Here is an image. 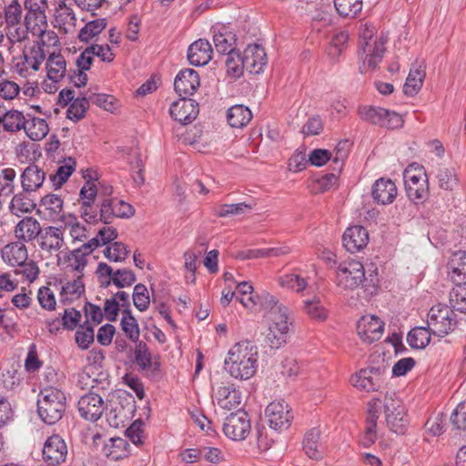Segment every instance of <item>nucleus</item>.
<instances>
[{"instance_id": "obj_49", "label": "nucleus", "mask_w": 466, "mask_h": 466, "mask_svg": "<svg viewBox=\"0 0 466 466\" xmlns=\"http://www.w3.org/2000/svg\"><path fill=\"white\" fill-rule=\"evenodd\" d=\"M89 99L86 92L83 96L76 97L70 105L66 111L68 119L77 122L85 117L86 112L89 107Z\"/></svg>"}, {"instance_id": "obj_35", "label": "nucleus", "mask_w": 466, "mask_h": 466, "mask_svg": "<svg viewBox=\"0 0 466 466\" xmlns=\"http://www.w3.org/2000/svg\"><path fill=\"white\" fill-rule=\"evenodd\" d=\"M47 76L54 82H58L66 75V61L61 54H51L46 61Z\"/></svg>"}, {"instance_id": "obj_62", "label": "nucleus", "mask_w": 466, "mask_h": 466, "mask_svg": "<svg viewBox=\"0 0 466 466\" xmlns=\"http://www.w3.org/2000/svg\"><path fill=\"white\" fill-rule=\"evenodd\" d=\"M279 284L288 289L301 292L307 287V281L298 274H286L279 277Z\"/></svg>"}, {"instance_id": "obj_48", "label": "nucleus", "mask_w": 466, "mask_h": 466, "mask_svg": "<svg viewBox=\"0 0 466 466\" xmlns=\"http://www.w3.org/2000/svg\"><path fill=\"white\" fill-rule=\"evenodd\" d=\"M76 162L73 158L69 157L65 161L64 165L57 167L54 174H51L49 178L56 189L60 188L64 183L69 178L75 170Z\"/></svg>"}, {"instance_id": "obj_44", "label": "nucleus", "mask_w": 466, "mask_h": 466, "mask_svg": "<svg viewBox=\"0 0 466 466\" xmlns=\"http://www.w3.org/2000/svg\"><path fill=\"white\" fill-rule=\"evenodd\" d=\"M29 192H21L15 195L10 202L9 208L12 214L20 217L24 213H30L35 208L34 201L28 197Z\"/></svg>"}, {"instance_id": "obj_60", "label": "nucleus", "mask_w": 466, "mask_h": 466, "mask_svg": "<svg viewBox=\"0 0 466 466\" xmlns=\"http://www.w3.org/2000/svg\"><path fill=\"white\" fill-rule=\"evenodd\" d=\"M350 152V143L348 140L339 141L332 153L333 170L339 173L342 169L345 159Z\"/></svg>"}, {"instance_id": "obj_61", "label": "nucleus", "mask_w": 466, "mask_h": 466, "mask_svg": "<svg viewBox=\"0 0 466 466\" xmlns=\"http://www.w3.org/2000/svg\"><path fill=\"white\" fill-rule=\"evenodd\" d=\"M132 298L134 306L139 311H145L148 309L150 299L148 290L144 284L139 283L134 287Z\"/></svg>"}, {"instance_id": "obj_32", "label": "nucleus", "mask_w": 466, "mask_h": 466, "mask_svg": "<svg viewBox=\"0 0 466 466\" xmlns=\"http://www.w3.org/2000/svg\"><path fill=\"white\" fill-rule=\"evenodd\" d=\"M55 22L60 30L65 33L75 27L76 18L73 9L66 5L65 1H60L56 8Z\"/></svg>"}, {"instance_id": "obj_10", "label": "nucleus", "mask_w": 466, "mask_h": 466, "mask_svg": "<svg viewBox=\"0 0 466 466\" xmlns=\"http://www.w3.org/2000/svg\"><path fill=\"white\" fill-rule=\"evenodd\" d=\"M265 417L270 429L281 432L288 430L293 420L290 407L284 401H272L265 410Z\"/></svg>"}, {"instance_id": "obj_59", "label": "nucleus", "mask_w": 466, "mask_h": 466, "mask_svg": "<svg viewBox=\"0 0 466 466\" xmlns=\"http://www.w3.org/2000/svg\"><path fill=\"white\" fill-rule=\"evenodd\" d=\"M252 207L245 202L237 204H223L215 210V215L218 218H225L228 216H237L244 214L246 211L250 210Z\"/></svg>"}, {"instance_id": "obj_29", "label": "nucleus", "mask_w": 466, "mask_h": 466, "mask_svg": "<svg viewBox=\"0 0 466 466\" xmlns=\"http://www.w3.org/2000/svg\"><path fill=\"white\" fill-rule=\"evenodd\" d=\"M64 244L63 231L59 228L48 227L40 236L39 246L49 253L58 251Z\"/></svg>"}, {"instance_id": "obj_28", "label": "nucleus", "mask_w": 466, "mask_h": 466, "mask_svg": "<svg viewBox=\"0 0 466 466\" xmlns=\"http://www.w3.org/2000/svg\"><path fill=\"white\" fill-rule=\"evenodd\" d=\"M46 179V172L36 165H29L21 175L24 191L33 192L40 188Z\"/></svg>"}, {"instance_id": "obj_19", "label": "nucleus", "mask_w": 466, "mask_h": 466, "mask_svg": "<svg viewBox=\"0 0 466 466\" xmlns=\"http://www.w3.org/2000/svg\"><path fill=\"white\" fill-rule=\"evenodd\" d=\"M169 114L174 120L187 125L196 119L198 105L192 99L182 97L171 104Z\"/></svg>"}, {"instance_id": "obj_54", "label": "nucleus", "mask_w": 466, "mask_h": 466, "mask_svg": "<svg viewBox=\"0 0 466 466\" xmlns=\"http://www.w3.org/2000/svg\"><path fill=\"white\" fill-rule=\"evenodd\" d=\"M129 253L127 246L122 242L115 241L104 250V256L110 261L123 262Z\"/></svg>"}, {"instance_id": "obj_1", "label": "nucleus", "mask_w": 466, "mask_h": 466, "mask_svg": "<svg viewBox=\"0 0 466 466\" xmlns=\"http://www.w3.org/2000/svg\"><path fill=\"white\" fill-rule=\"evenodd\" d=\"M381 410L391 431L402 435L407 430L408 419L402 400L396 392L387 391L383 397L373 398L368 402L366 426L360 439V443L365 448L370 447L377 440V421Z\"/></svg>"}, {"instance_id": "obj_18", "label": "nucleus", "mask_w": 466, "mask_h": 466, "mask_svg": "<svg viewBox=\"0 0 466 466\" xmlns=\"http://www.w3.org/2000/svg\"><path fill=\"white\" fill-rule=\"evenodd\" d=\"M77 406L80 416L86 420L96 421L104 411L103 398L95 391L82 396Z\"/></svg>"}, {"instance_id": "obj_8", "label": "nucleus", "mask_w": 466, "mask_h": 466, "mask_svg": "<svg viewBox=\"0 0 466 466\" xmlns=\"http://www.w3.org/2000/svg\"><path fill=\"white\" fill-rule=\"evenodd\" d=\"M100 222L111 224L116 218H129L135 208L129 203L117 198H105L99 203Z\"/></svg>"}, {"instance_id": "obj_26", "label": "nucleus", "mask_w": 466, "mask_h": 466, "mask_svg": "<svg viewBox=\"0 0 466 466\" xmlns=\"http://www.w3.org/2000/svg\"><path fill=\"white\" fill-rule=\"evenodd\" d=\"M3 260L12 267L23 265L28 258L27 248L22 241L11 242L1 251Z\"/></svg>"}, {"instance_id": "obj_24", "label": "nucleus", "mask_w": 466, "mask_h": 466, "mask_svg": "<svg viewBox=\"0 0 466 466\" xmlns=\"http://www.w3.org/2000/svg\"><path fill=\"white\" fill-rule=\"evenodd\" d=\"M371 196L373 200L378 204H390L396 198L397 187L390 178H379L372 186Z\"/></svg>"}, {"instance_id": "obj_52", "label": "nucleus", "mask_w": 466, "mask_h": 466, "mask_svg": "<svg viewBox=\"0 0 466 466\" xmlns=\"http://www.w3.org/2000/svg\"><path fill=\"white\" fill-rule=\"evenodd\" d=\"M288 253L287 248H254L242 251L238 258L242 259H254L259 258L279 257Z\"/></svg>"}, {"instance_id": "obj_50", "label": "nucleus", "mask_w": 466, "mask_h": 466, "mask_svg": "<svg viewBox=\"0 0 466 466\" xmlns=\"http://www.w3.org/2000/svg\"><path fill=\"white\" fill-rule=\"evenodd\" d=\"M105 18H97L86 24L80 30L78 38L80 41L88 43L95 36L98 35L106 26Z\"/></svg>"}, {"instance_id": "obj_4", "label": "nucleus", "mask_w": 466, "mask_h": 466, "mask_svg": "<svg viewBox=\"0 0 466 466\" xmlns=\"http://www.w3.org/2000/svg\"><path fill=\"white\" fill-rule=\"evenodd\" d=\"M367 279L362 263L357 260H348L339 263L336 270L335 282L343 289H355Z\"/></svg>"}, {"instance_id": "obj_15", "label": "nucleus", "mask_w": 466, "mask_h": 466, "mask_svg": "<svg viewBox=\"0 0 466 466\" xmlns=\"http://www.w3.org/2000/svg\"><path fill=\"white\" fill-rule=\"evenodd\" d=\"M7 35L12 42H20L26 37V30L21 26L22 7L17 0H13L5 7Z\"/></svg>"}, {"instance_id": "obj_64", "label": "nucleus", "mask_w": 466, "mask_h": 466, "mask_svg": "<svg viewBox=\"0 0 466 466\" xmlns=\"http://www.w3.org/2000/svg\"><path fill=\"white\" fill-rule=\"evenodd\" d=\"M15 176L16 173L14 168L0 169V196H8L13 192Z\"/></svg>"}, {"instance_id": "obj_46", "label": "nucleus", "mask_w": 466, "mask_h": 466, "mask_svg": "<svg viewBox=\"0 0 466 466\" xmlns=\"http://www.w3.org/2000/svg\"><path fill=\"white\" fill-rule=\"evenodd\" d=\"M334 6L339 16L355 18L362 10V0H333Z\"/></svg>"}, {"instance_id": "obj_63", "label": "nucleus", "mask_w": 466, "mask_h": 466, "mask_svg": "<svg viewBox=\"0 0 466 466\" xmlns=\"http://www.w3.org/2000/svg\"><path fill=\"white\" fill-rule=\"evenodd\" d=\"M135 360L142 370H149L152 365V356L147 345L143 341L136 342Z\"/></svg>"}, {"instance_id": "obj_45", "label": "nucleus", "mask_w": 466, "mask_h": 466, "mask_svg": "<svg viewBox=\"0 0 466 466\" xmlns=\"http://www.w3.org/2000/svg\"><path fill=\"white\" fill-rule=\"evenodd\" d=\"M226 67L228 75L234 77H240L246 69V62L244 54L242 55L237 49H230L227 54Z\"/></svg>"}, {"instance_id": "obj_38", "label": "nucleus", "mask_w": 466, "mask_h": 466, "mask_svg": "<svg viewBox=\"0 0 466 466\" xmlns=\"http://www.w3.org/2000/svg\"><path fill=\"white\" fill-rule=\"evenodd\" d=\"M0 125L5 131L15 133L24 128L25 118L23 113L18 110H7L0 116Z\"/></svg>"}, {"instance_id": "obj_58", "label": "nucleus", "mask_w": 466, "mask_h": 466, "mask_svg": "<svg viewBox=\"0 0 466 466\" xmlns=\"http://www.w3.org/2000/svg\"><path fill=\"white\" fill-rule=\"evenodd\" d=\"M80 217L89 224L100 222V207L95 202H85L79 205Z\"/></svg>"}, {"instance_id": "obj_36", "label": "nucleus", "mask_w": 466, "mask_h": 466, "mask_svg": "<svg viewBox=\"0 0 466 466\" xmlns=\"http://www.w3.org/2000/svg\"><path fill=\"white\" fill-rule=\"evenodd\" d=\"M83 274L78 275L74 280L66 282L62 286L60 301L66 304L81 297L85 293V285L82 280Z\"/></svg>"}, {"instance_id": "obj_13", "label": "nucleus", "mask_w": 466, "mask_h": 466, "mask_svg": "<svg viewBox=\"0 0 466 466\" xmlns=\"http://www.w3.org/2000/svg\"><path fill=\"white\" fill-rule=\"evenodd\" d=\"M68 450L64 439L58 434L49 436L42 449V459L46 466H59L66 462Z\"/></svg>"}, {"instance_id": "obj_33", "label": "nucleus", "mask_w": 466, "mask_h": 466, "mask_svg": "<svg viewBox=\"0 0 466 466\" xmlns=\"http://www.w3.org/2000/svg\"><path fill=\"white\" fill-rule=\"evenodd\" d=\"M128 442L123 438H111L103 447L104 455L112 460L119 461L128 456Z\"/></svg>"}, {"instance_id": "obj_41", "label": "nucleus", "mask_w": 466, "mask_h": 466, "mask_svg": "<svg viewBox=\"0 0 466 466\" xmlns=\"http://www.w3.org/2000/svg\"><path fill=\"white\" fill-rule=\"evenodd\" d=\"M319 437L320 431L317 428L308 431L304 436L303 450L310 459L318 460L322 457L319 451Z\"/></svg>"}, {"instance_id": "obj_7", "label": "nucleus", "mask_w": 466, "mask_h": 466, "mask_svg": "<svg viewBox=\"0 0 466 466\" xmlns=\"http://www.w3.org/2000/svg\"><path fill=\"white\" fill-rule=\"evenodd\" d=\"M358 112L362 120L387 128H397L401 127L403 122L396 112L380 106H360Z\"/></svg>"}, {"instance_id": "obj_30", "label": "nucleus", "mask_w": 466, "mask_h": 466, "mask_svg": "<svg viewBox=\"0 0 466 466\" xmlns=\"http://www.w3.org/2000/svg\"><path fill=\"white\" fill-rule=\"evenodd\" d=\"M218 405L224 410L237 408L241 402V393L231 386H221L216 392Z\"/></svg>"}, {"instance_id": "obj_31", "label": "nucleus", "mask_w": 466, "mask_h": 466, "mask_svg": "<svg viewBox=\"0 0 466 466\" xmlns=\"http://www.w3.org/2000/svg\"><path fill=\"white\" fill-rule=\"evenodd\" d=\"M236 35L224 26L213 28V42L215 48L219 54H228L230 49H236Z\"/></svg>"}, {"instance_id": "obj_20", "label": "nucleus", "mask_w": 466, "mask_h": 466, "mask_svg": "<svg viewBox=\"0 0 466 466\" xmlns=\"http://www.w3.org/2000/svg\"><path fill=\"white\" fill-rule=\"evenodd\" d=\"M342 242L349 252H359L368 245L369 233L362 226L349 227L342 236Z\"/></svg>"}, {"instance_id": "obj_39", "label": "nucleus", "mask_w": 466, "mask_h": 466, "mask_svg": "<svg viewBox=\"0 0 466 466\" xmlns=\"http://www.w3.org/2000/svg\"><path fill=\"white\" fill-rule=\"evenodd\" d=\"M121 329L127 338L132 342H137L140 336V329L137 319L133 316L131 309H122L120 320Z\"/></svg>"}, {"instance_id": "obj_23", "label": "nucleus", "mask_w": 466, "mask_h": 466, "mask_svg": "<svg viewBox=\"0 0 466 466\" xmlns=\"http://www.w3.org/2000/svg\"><path fill=\"white\" fill-rule=\"evenodd\" d=\"M246 70L250 74H259L267 65L268 59L264 48L258 45H248L244 50Z\"/></svg>"}, {"instance_id": "obj_3", "label": "nucleus", "mask_w": 466, "mask_h": 466, "mask_svg": "<svg viewBox=\"0 0 466 466\" xmlns=\"http://www.w3.org/2000/svg\"><path fill=\"white\" fill-rule=\"evenodd\" d=\"M66 410L65 393L55 387L41 390L37 400V412L40 419L48 425H54L64 416Z\"/></svg>"}, {"instance_id": "obj_47", "label": "nucleus", "mask_w": 466, "mask_h": 466, "mask_svg": "<svg viewBox=\"0 0 466 466\" xmlns=\"http://www.w3.org/2000/svg\"><path fill=\"white\" fill-rule=\"evenodd\" d=\"M136 280V275L131 269L121 268L115 271L113 278H107V280L103 281V287L106 288L113 284L118 289H123L132 286Z\"/></svg>"}, {"instance_id": "obj_56", "label": "nucleus", "mask_w": 466, "mask_h": 466, "mask_svg": "<svg viewBox=\"0 0 466 466\" xmlns=\"http://www.w3.org/2000/svg\"><path fill=\"white\" fill-rule=\"evenodd\" d=\"M436 177L439 187L444 190L451 191L458 183L457 176L451 168L439 167Z\"/></svg>"}, {"instance_id": "obj_53", "label": "nucleus", "mask_w": 466, "mask_h": 466, "mask_svg": "<svg viewBox=\"0 0 466 466\" xmlns=\"http://www.w3.org/2000/svg\"><path fill=\"white\" fill-rule=\"evenodd\" d=\"M75 339L80 349L87 350L95 339L94 326L87 321H85L83 325H79L75 334Z\"/></svg>"}, {"instance_id": "obj_42", "label": "nucleus", "mask_w": 466, "mask_h": 466, "mask_svg": "<svg viewBox=\"0 0 466 466\" xmlns=\"http://www.w3.org/2000/svg\"><path fill=\"white\" fill-rule=\"evenodd\" d=\"M431 333L429 328L416 327L411 329L407 335V342L410 348L421 350L426 348L431 342Z\"/></svg>"}, {"instance_id": "obj_51", "label": "nucleus", "mask_w": 466, "mask_h": 466, "mask_svg": "<svg viewBox=\"0 0 466 466\" xmlns=\"http://www.w3.org/2000/svg\"><path fill=\"white\" fill-rule=\"evenodd\" d=\"M450 308L466 313V284H455L450 292Z\"/></svg>"}, {"instance_id": "obj_5", "label": "nucleus", "mask_w": 466, "mask_h": 466, "mask_svg": "<svg viewBox=\"0 0 466 466\" xmlns=\"http://www.w3.org/2000/svg\"><path fill=\"white\" fill-rule=\"evenodd\" d=\"M427 324L432 334L443 337L455 329L457 320L450 307L439 304L430 309Z\"/></svg>"}, {"instance_id": "obj_55", "label": "nucleus", "mask_w": 466, "mask_h": 466, "mask_svg": "<svg viewBox=\"0 0 466 466\" xmlns=\"http://www.w3.org/2000/svg\"><path fill=\"white\" fill-rule=\"evenodd\" d=\"M304 309L313 319L323 321L328 317L327 309L321 305L319 298L304 300Z\"/></svg>"}, {"instance_id": "obj_22", "label": "nucleus", "mask_w": 466, "mask_h": 466, "mask_svg": "<svg viewBox=\"0 0 466 466\" xmlns=\"http://www.w3.org/2000/svg\"><path fill=\"white\" fill-rule=\"evenodd\" d=\"M213 49L206 39H198L187 48V60L195 66H206L212 58Z\"/></svg>"}, {"instance_id": "obj_25", "label": "nucleus", "mask_w": 466, "mask_h": 466, "mask_svg": "<svg viewBox=\"0 0 466 466\" xmlns=\"http://www.w3.org/2000/svg\"><path fill=\"white\" fill-rule=\"evenodd\" d=\"M449 276L454 284H466V251L452 252L448 262Z\"/></svg>"}, {"instance_id": "obj_12", "label": "nucleus", "mask_w": 466, "mask_h": 466, "mask_svg": "<svg viewBox=\"0 0 466 466\" xmlns=\"http://www.w3.org/2000/svg\"><path fill=\"white\" fill-rule=\"evenodd\" d=\"M387 39L380 36L379 40L369 41L367 43H360V58L362 59L361 73L373 71L381 62L386 51L385 44Z\"/></svg>"}, {"instance_id": "obj_11", "label": "nucleus", "mask_w": 466, "mask_h": 466, "mask_svg": "<svg viewBox=\"0 0 466 466\" xmlns=\"http://www.w3.org/2000/svg\"><path fill=\"white\" fill-rule=\"evenodd\" d=\"M250 419L243 410H238L230 413L223 424L225 435L233 441H242L247 438L250 431Z\"/></svg>"}, {"instance_id": "obj_9", "label": "nucleus", "mask_w": 466, "mask_h": 466, "mask_svg": "<svg viewBox=\"0 0 466 466\" xmlns=\"http://www.w3.org/2000/svg\"><path fill=\"white\" fill-rule=\"evenodd\" d=\"M385 370L380 367L361 369L351 376V384L360 391L373 392L380 390L384 384Z\"/></svg>"}, {"instance_id": "obj_27", "label": "nucleus", "mask_w": 466, "mask_h": 466, "mask_svg": "<svg viewBox=\"0 0 466 466\" xmlns=\"http://www.w3.org/2000/svg\"><path fill=\"white\" fill-rule=\"evenodd\" d=\"M40 233V223L33 217L24 218L15 227V236L23 243L35 239Z\"/></svg>"}, {"instance_id": "obj_40", "label": "nucleus", "mask_w": 466, "mask_h": 466, "mask_svg": "<svg viewBox=\"0 0 466 466\" xmlns=\"http://www.w3.org/2000/svg\"><path fill=\"white\" fill-rule=\"evenodd\" d=\"M23 129L33 141L43 139L49 132L47 122L39 117H32L25 120V125Z\"/></svg>"}, {"instance_id": "obj_14", "label": "nucleus", "mask_w": 466, "mask_h": 466, "mask_svg": "<svg viewBox=\"0 0 466 466\" xmlns=\"http://www.w3.org/2000/svg\"><path fill=\"white\" fill-rule=\"evenodd\" d=\"M45 53L41 46L25 49L23 54L14 58V68L21 76L26 77L32 72L37 71L45 60Z\"/></svg>"}, {"instance_id": "obj_34", "label": "nucleus", "mask_w": 466, "mask_h": 466, "mask_svg": "<svg viewBox=\"0 0 466 466\" xmlns=\"http://www.w3.org/2000/svg\"><path fill=\"white\" fill-rule=\"evenodd\" d=\"M252 118V113L243 105L232 106L227 111V120L230 127L241 128L247 126Z\"/></svg>"}, {"instance_id": "obj_6", "label": "nucleus", "mask_w": 466, "mask_h": 466, "mask_svg": "<svg viewBox=\"0 0 466 466\" xmlns=\"http://www.w3.org/2000/svg\"><path fill=\"white\" fill-rule=\"evenodd\" d=\"M25 8L26 14L25 16V26L26 33L32 35H43L46 28L48 27L46 19V9L48 7L46 0H25Z\"/></svg>"}, {"instance_id": "obj_17", "label": "nucleus", "mask_w": 466, "mask_h": 466, "mask_svg": "<svg viewBox=\"0 0 466 466\" xmlns=\"http://www.w3.org/2000/svg\"><path fill=\"white\" fill-rule=\"evenodd\" d=\"M356 329L364 342L371 344L381 338L384 331V322L374 315L363 316L357 322Z\"/></svg>"}, {"instance_id": "obj_16", "label": "nucleus", "mask_w": 466, "mask_h": 466, "mask_svg": "<svg viewBox=\"0 0 466 466\" xmlns=\"http://www.w3.org/2000/svg\"><path fill=\"white\" fill-rule=\"evenodd\" d=\"M264 298L266 300L269 299L268 305L262 303L265 309L270 310L271 323L268 329H277L289 333L292 324L289 309L286 306L279 304L276 298L270 294H265Z\"/></svg>"}, {"instance_id": "obj_57", "label": "nucleus", "mask_w": 466, "mask_h": 466, "mask_svg": "<svg viewBox=\"0 0 466 466\" xmlns=\"http://www.w3.org/2000/svg\"><path fill=\"white\" fill-rule=\"evenodd\" d=\"M63 204V199L56 194H48L41 199V206L54 218H62Z\"/></svg>"}, {"instance_id": "obj_21", "label": "nucleus", "mask_w": 466, "mask_h": 466, "mask_svg": "<svg viewBox=\"0 0 466 466\" xmlns=\"http://www.w3.org/2000/svg\"><path fill=\"white\" fill-rule=\"evenodd\" d=\"M199 76L196 70L185 68L178 72L174 81L176 92L180 96H191L199 86Z\"/></svg>"}, {"instance_id": "obj_43", "label": "nucleus", "mask_w": 466, "mask_h": 466, "mask_svg": "<svg viewBox=\"0 0 466 466\" xmlns=\"http://www.w3.org/2000/svg\"><path fill=\"white\" fill-rule=\"evenodd\" d=\"M424 178H427V175L422 166L416 163L409 165L403 173L406 191L413 192V185L423 181ZM418 189L414 190L415 193H418Z\"/></svg>"}, {"instance_id": "obj_37", "label": "nucleus", "mask_w": 466, "mask_h": 466, "mask_svg": "<svg viewBox=\"0 0 466 466\" xmlns=\"http://www.w3.org/2000/svg\"><path fill=\"white\" fill-rule=\"evenodd\" d=\"M425 76V71L421 66L411 68L403 86L404 94L409 96L418 94L422 87Z\"/></svg>"}, {"instance_id": "obj_2", "label": "nucleus", "mask_w": 466, "mask_h": 466, "mask_svg": "<svg viewBox=\"0 0 466 466\" xmlns=\"http://www.w3.org/2000/svg\"><path fill=\"white\" fill-rule=\"evenodd\" d=\"M258 347L249 340L236 343L225 359V370L231 377L246 380L253 377L258 369Z\"/></svg>"}]
</instances>
